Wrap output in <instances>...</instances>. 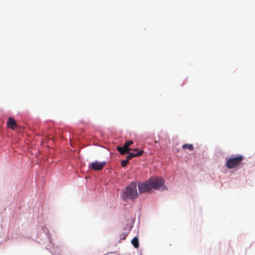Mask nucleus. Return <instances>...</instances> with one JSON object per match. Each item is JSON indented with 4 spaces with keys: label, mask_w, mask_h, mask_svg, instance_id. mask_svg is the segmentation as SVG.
Here are the masks:
<instances>
[{
    "label": "nucleus",
    "mask_w": 255,
    "mask_h": 255,
    "mask_svg": "<svg viewBox=\"0 0 255 255\" xmlns=\"http://www.w3.org/2000/svg\"><path fill=\"white\" fill-rule=\"evenodd\" d=\"M183 149H188L190 151H193L194 149L192 144H184L182 146Z\"/></svg>",
    "instance_id": "nucleus-9"
},
{
    "label": "nucleus",
    "mask_w": 255,
    "mask_h": 255,
    "mask_svg": "<svg viewBox=\"0 0 255 255\" xmlns=\"http://www.w3.org/2000/svg\"><path fill=\"white\" fill-rule=\"evenodd\" d=\"M133 143V141L132 140H129L127 141L125 144L129 147L131 144Z\"/></svg>",
    "instance_id": "nucleus-11"
},
{
    "label": "nucleus",
    "mask_w": 255,
    "mask_h": 255,
    "mask_svg": "<svg viewBox=\"0 0 255 255\" xmlns=\"http://www.w3.org/2000/svg\"><path fill=\"white\" fill-rule=\"evenodd\" d=\"M136 151V153H133V152L130 153L129 152V153H128L129 154H128V155L127 156V158H128V159L130 160V159L132 158L133 157L141 156L142 154V153H143V151L142 150H140L139 151L137 150Z\"/></svg>",
    "instance_id": "nucleus-7"
},
{
    "label": "nucleus",
    "mask_w": 255,
    "mask_h": 255,
    "mask_svg": "<svg viewBox=\"0 0 255 255\" xmlns=\"http://www.w3.org/2000/svg\"><path fill=\"white\" fill-rule=\"evenodd\" d=\"M138 196L136 184L135 183H131L128 186L123 193V198L125 200L126 198H135Z\"/></svg>",
    "instance_id": "nucleus-2"
},
{
    "label": "nucleus",
    "mask_w": 255,
    "mask_h": 255,
    "mask_svg": "<svg viewBox=\"0 0 255 255\" xmlns=\"http://www.w3.org/2000/svg\"><path fill=\"white\" fill-rule=\"evenodd\" d=\"M131 244L134 246V247L136 249L139 247V243H138V239L137 237H135L131 240Z\"/></svg>",
    "instance_id": "nucleus-8"
},
{
    "label": "nucleus",
    "mask_w": 255,
    "mask_h": 255,
    "mask_svg": "<svg viewBox=\"0 0 255 255\" xmlns=\"http://www.w3.org/2000/svg\"><path fill=\"white\" fill-rule=\"evenodd\" d=\"M7 126L8 128L14 130L17 127V125L15 120L13 118L10 117L8 119Z\"/></svg>",
    "instance_id": "nucleus-6"
},
{
    "label": "nucleus",
    "mask_w": 255,
    "mask_h": 255,
    "mask_svg": "<svg viewBox=\"0 0 255 255\" xmlns=\"http://www.w3.org/2000/svg\"><path fill=\"white\" fill-rule=\"evenodd\" d=\"M117 150L122 155H124L125 154L129 153V150L133 151H137V149H131L128 146H127L125 143L123 145V147L118 146L117 147Z\"/></svg>",
    "instance_id": "nucleus-5"
},
{
    "label": "nucleus",
    "mask_w": 255,
    "mask_h": 255,
    "mask_svg": "<svg viewBox=\"0 0 255 255\" xmlns=\"http://www.w3.org/2000/svg\"><path fill=\"white\" fill-rule=\"evenodd\" d=\"M164 180L162 178H150L148 181L143 183H138V188L140 193L150 192L151 189L155 190L159 189L162 187V189H166L164 185Z\"/></svg>",
    "instance_id": "nucleus-1"
},
{
    "label": "nucleus",
    "mask_w": 255,
    "mask_h": 255,
    "mask_svg": "<svg viewBox=\"0 0 255 255\" xmlns=\"http://www.w3.org/2000/svg\"><path fill=\"white\" fill-rule=\"evenodd\" d=\"M244 158V156L242 155L237 157H231L227 160L226 166L229 169L235 168L242 162Z\"/></svg>",
    "instance_id": "nucleus-3"
},
{
    "label": "nucleus",
    "mask_w": 255,
    "mask_h": 255,
    "mask_svg": "<svg viewBox=\"0 0 255 255\" xmlns=\"http://www.w3.org/2000/svg\"><path fill=\"white\" fill-rule=\"evenodd\" d=\"M106 162L105 161L99 162L95 161L91 164V168L95 171H100L103 169L104 167L106 165Z\"/></svg>",
    "instance_id": "nucleus-4"
},
{
    "label": "nucleus",
    "mask_w": 255,
    "mask_h": 255,
    "mask_svg": "<svg viewBox=\"0 0 255 255\" xmlns=\"http://www.w3.org/2000/svg\"><path fill=\"white\" fill-rule=\"evenodd\" d=\"M129 159L127 158L126 160H124L121 161V165L123 167H125L128 163Z\"/></svg>",
    "instance_id": "nucleus-10"
},
{
    "label": "nucleus",
    "mask_w": 255,
    "mask_h": 255,
    "mask_svg": "<svg viewBox=\"0 0 255 255\" xmlns=\"http://www.w3.org/2000/svg\"><path fill=\"white\" fill-rule=\"evenodd\" d=\"M122 237V239L123 240H125L126 238L127 235L126 234H123Z\"/></svg>",
    "instance_id": "nucleus-12"
}]
</instances>
